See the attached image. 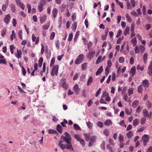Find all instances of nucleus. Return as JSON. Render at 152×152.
<instances>
[{
    "instance_id": "1",
    "label": "nucleus",
    "mask_w": 152,
    "mask_h": 152,
    "mask_svg": "<svg viewBox=\"0 0 152 152\" xmlns=\"http://www.w3.org/2000/svg\"><path fill=\"white\" fill-rule=\"evenodd\" d=\"M71 140L72 139L61 136L58 142V145L62 149L66 148L71 151H73L74 148L71 142Z\"/></svg>"
},
{
    "instance_id": "2",
    "label": "nucleus",
    "mask_w": 152,
    "mask_h": 152,
    "mask_svg": "<svg viewBox=\"0 0 152 152\" xmlns=\"http://www.w3.org/2000/svg\"><path fill=\"white\" fill-rule=\"evenodd\" d=\"M59 66L58 65L54 66L53 67L50 72L51 75L53 77L55 75L57 76L58 73Z\"/></svg>"
},
{
    "instance_id": "3",
    "label": "nucleus",
    "mask_w": 152,
    "mask_h": 152,
    "mask_svg": "<svg viewBox=\"0 0 152 152\" xmlns=\"http://www.w3.org/2000/svg\"><path fill=\"white\" fill-rule=\"evenodd\" d=\"M84 56V55L83 54L79 55L75 61V64L76 65L80 64L83 61Z\"/></svg>"
},
{
    "instance_id": "4",
    "label": "nucleus",
    "mask_w": 152,
    "mask_h": 152,
    "mask_svg": "<svg viewBox=\"0 0 152 152\" xmlns=\"http://www.w3.org/2000/svg\"><path fill=\"white\" fill-rule=\"evenodd\" d=\"M60 85L65 90H66L68 88V86L66 83V80L65 79L63 78L61 79L60 81Z\"/></svg>"
},
{
    "instance_id": "5",
    "label": "nucleus",
    "mask_w": 152,
    "mask_h": 152,
    "mask_svg": "<svg viewBox=\"0 0 152 152\" xmlns=\"http://www.w3.org/2000/svg\"><path fill=\"white\" fill-rule=\"evenodd\" d=\"M148 136V135L145 134L143 136L142 139L143 141V145H146L147 143L149 141Z\"/></svg>"
},
{
    "instance_id": "6",
    "label": "nucleus",
    "mask_w": 152,
    "mask_h": 152,
    "mask_svg": "<svg viewBox=\"0 0 152 152\" xmlns=\"http://www.w3.org/2000/svg\"><path fill=\"white\" fill-rule=\"evenodd\" d=\"M11 16L10 14L7 15H5V17L4 18L3 20L4 23H6V24L8 25L10 22Z\"/></svg>"
},
{
    "instance_id": "7",
    "label": "nucleus",
    "mask_w": 152,
    "mask_h": 152,
    "mask_svg": "<svg viewBox=\"0 0 152 152\" xmlns=\"http://www.w3.org/2000/svg\"><path fill=\"white\" fill-rule=\"evenodd\" d=\"M95 53V52L94 50L91 52H90L87 55V57L89 59H91L94 56Z\"/></svg>"
},
{
    "instance_id": "8",
    "label": "nucleus",
    "mask_w": 152,
    "mask_h": 152,
    "mask_svg": "<svg viewBox=\"0 0 152 152\" xmlns=\"http://www.w3.org/2000/svg\"><path fill=\"white\" fill-rule=\"evenodd\" d=\"M142 86H143L147 88L148 87L149 84L148 80L147 79L143 80L142 82Z\"/></svg>"
},
{
    "instance_id": "9",
    "label": "nucleus",
    "mask_w": 152,
    "mask_h": 152,
    "mask_svg": "<svg viewBox=\"0 0 152 152\" xmlns=\"http://www.w3.org/2000/svg\"><path fill=\"white\" fill-rule=\"evenodd\" d=\"M148 74L150 76L152 75V61H151L150 65H149L148 68Z\"/></svg>"
},
{
    "instance_id": "10",
    "label": "nucleus",
    "mask_w": 152,
    "mask_h": 152,
    "mask_svg": "<svg viewBox=\"0 0 152 152\" xmlns=\"http://www.w3.org/2000/svg\"><path fill=\"white\" fill-rule=\"evenodd\" d=\"M143 114L145 117L150 118V115L148 114V110L144 109L142 110Z\"/></svg>"
},
{
    "instance_id": "11",
    "label": "nucleus",
    "mask_w": 152,
    "mask_h": 152,
    "mask_svg": "<svg viewBox=\"0 0 152 152\" xmlns=\"http://www.w3.org/2000/svg\"><path fill=\"white\" fill-rule=\"evenodd\" d=\"M58 12V10L57 8H54L53 9L52 12L53 16L55 18L57 16Z\"/></svg>"
},
{
    "instance_id": "12",
    "label": "nucleus",
    "mask_w": 152,
    "mask_h": 152,
    "mask_svg": "<svg viewBox=\"0 0 152 152\" xmlns=\"http://www.w3.org/2000/svg\"><path fill=\"white\" fill-rule=\"evenodd\" d=\"M135 67L134 66L132 67L130 71V74L132 75V77L134 76L135 74Z\"/></svg>"
},
{
    "instance_id": "13",
    "label": "nucleus",
    "mask_w": 152,
    "mask_h": 152,
    "mask_svg": "<svg viewBox=\"0 0 152 152\" xmlns=\"http://www.w3.org/2000/svg\"><path fill=\"white\" fill-rule=\"evenodd\" d=\"M17 52L18 54L15 53V56L18 58H20L21 57V55H22V52L21 50H18V49H17Z\"/></svg>"
},
{
    "instance_id": "14",
    "label": "nucleus",
    "mask_w": 152,
    "mask_h": 152,
    "mask_svg": "<svg viewBox=\"0 0 152 152\" xmlns=\"http://www.w3.org/2000/svg\"><path fill=\"white\" fill-rule=\"evenodd\" d=\"M103 71V69L102 66H101L98 69L96 73V75H99Z\"/></svg>"
},
{
    "instance_id": "15",
    "label": "nucleus",
    "mask_w": 152,
    "mask_h": 152,
    "mask_svg": "<svg viewBox=\"0 0 152 152\" xmlns=\"http://www.w3.org/2000/svg\"><path fill=\"white\" fill-rule=\"evenodd\" d=\"M57 130L60 134L62 133V128L60 124H58L56 126Z\"/></svg>"
},
{
    "instance_id": "16",
    "label": "nucleus",
    "mask_w": 152,
    "mask_h": 152,
    "mask_svg": "<svg viewBox=\"0 0 152 152\" xmlns=\"http://www.w3.org/2000/svg\"><path fill=\"white\" fill-rule=\"evenodd\" d=\"M10 7L11 8V10L13 13H15L16 11L15 6L13 4H10Z\"/></svg>"
},
{
    "instance_id": "17",
    "label": "nucleus",
    "mask_w": 152,
    "mask_h": 152,
    "mask_svg": "<svg viewBox=\"0 0 152 152\" xmlns=\"http://www.w3.org/2000/svg\"><path fill=\"white\" fill-rule=\"evenodd\" d=\"M44 5L42 3L40 4L38 6V9L39 11L41 12L44 9Z\"/></svg>"
},
{
    "instance_id": "18",
    "label": "nucleus",
    "mask_w": 152,
    "mask_h": 152,
    "mask_svg": "<svg viewBox=\"0 0 152 152\" xmlns=\"http://www.w3.org/2000/svg\"><path fill=\"white\" fill-rule=\"evenodd\" d=\"M83 135L85 138L86 140L88 141L89 140H90L91 137L89 134H86V133H83Z\"/></svg>"
},
{
    "instance_id": "19",
    "label": "nucleus",
    "mask_w": 152,
    "mask_h": 152,
    "mask_svg": "<svg viewBox=\"0 0 152 152\" xmlns=\"http://www.w3.org/2000/svg\"><path fill=\"white\" fill-rule=\"evenodd\" d=\"M45 52L46 53V56L47 58H50L51 56V51L50 50H49L47 48L45 49Z\"/></svg>"
},
{
    "instance_id": "20",
    "label": "nucleus",
    "mask_w": 152,
    "mask_h": 152,
    "mask_svg": "<svg viewBox=\"0 0 152 152\" xmlns=\"http://www.w3.org/2000/svg\"><path fill=\"white\" fill-rule=\"evenodd\" d=\"M46 20V16L45 15L43 16H42L40 18V22L41 23H43L45 22Z\"/></svg>"
},
{
    "instance_id": "21",
    "label": "nucleus",
    "mask_w": 152,
    "mask_h": 152,
    "mask_svg": "<svg viewBox=\"0 0 152 152\" xmlns=\"http://www.w3.org/2000/svg\"><path fill=\"white\" fill-rule=\"evenodd\" d=\"M77 23L76 22H75L72 24V29L74 32L75 31L76 29L77 28Z\"/></svg>"
},
{
    "instance_id": "22",
    "label": "nucleus",
    "mask_w": 152,
    "mask_h": 152,
    "mask_svg": "<svg viewBox=\"0 0 152 152\" xmlns=\"http://www.w3.org/2000/svg\"><path fill=\"white\" fill-rule=\"evenodd\" d=\"M48 133L49 134H57V135L58 134L56 130L52 129H49Z\"/></svg>"
},
{
    "instance_id": "23",
    "label": "nucleus",
    "mask_w": 152,
    "mask_h": 152,
    "mask_svg": "<svg viewBox=\"0 0 152 152\" xmlns=\"http://www.w3.org/2000/svg\"><path fill=\"white\" fill-rule=\"evenodd\" d=\"M139 123V121L138 119H135L133 122V124L134 126H136L138 125Z\"/></svg>"
},
{
    "instance_id": "24",
    "label": "nucleus",
    "mask_w": 152,
    "mask_h": 152,
    "mask_svg": "<svg viewBox=\"0 0 152 152\" xmlns=\"http://www.w3.org/2000/svg\"><path fill=\"white\" fill-rule=\"evenodd\" d=\"M143 90V87L142 85L141 84L138 87L137 91L138 92L142 93Z\"/></svg>"
},
{
    "instance_id": "25",
    "label": "nucleus",
    "mask_w": 152,
    "mask_h": 152,
    "mask_svg": "<svg viewBox=\"0 0 152 152\" xmlns=\"http://www.w3.org/2000/svg\"><path fill=\"white\" fill-rule=\"evenodd\" d=\"M73 127L76 130H80L81 129L78 125L77 124H75L73 125Z\"/></svg>"
},
{
    "instance_id": "26",
    "label": "nucleus",
    "mask_w": 152,
    "mask_h": 152,
    "mask_svg": "<svg viewBox=\"0 0 152 152\" xmlns=\"http://www.w3.org/2000/svg\"><path fill=\"white\" fill-rule=\"evenodd\" d=\"M16 34L15 33V31L13 30L12 31V34H11L10 36V39L11 41H12L13 40V38H16Z\"/></svg>"
},
{
    "instance_id": "27",
    "label": "nucleus",
    "mask_w": 152,
    "mask_h": 152,
    "mask_svg": "<svg viewBox=\"0 0 152 152\" xmlns=\"http://www.w3.org/2000/svg\"><path fill=\"white\" fill-rule=\"evenodd\" d=\"M93 80V78L92 77H90L88 80L87 82V85L88 86L90 85L91 84Z\"/></svg>"
},
{
    "instance_id": "28",
    "label": "nucleus",
    "mask_w": 152,
    "mask_h": 152,
    "mask_svg": "<svg viewBox=\"0 0 152 152\" xmlns=\"http://www.w3.org/2000/svg\"><path fill=\"white\" fill-rule=\"evenodd\" d=\"M87 64L88 63H87L85 62L82 65L81 69L85 71L86 70L87 67Z\"/></svg>"
},
{
    "instance_id": "29",
    "label": "nucleus",
    "mask_w": 152,
    "mask_h": 152,
    "mask_svg": "<svg viewBox=\"0 0 152 152\" xmlns=\"http://www.w3.org/2000/svg\"><path fill=\"white\" fill-rule=\"evenodd\" d=\"M148 54L147 53H145L143 56V60L145 64L146 63L147 60Z\"/></svg>"
},
{
    "instance_id": "30",
    "label": "nucleus",
    "mask_w": 152,
    "mask_h": 152,
    "mask_svg": "<svg viewBox=\"0 0 152 152\" xmlns=\"http://www.w3.org/2000/svg\"><path fill=\"white\" fill-rule=\"evenodd\" d=\"M74 136L75 139L78 141H79L81 139L80 138V136L78 134H74Z\"/></svg>"
},
{
    "instance_id": "31",
    "label": "nucleus",
    "mask_w": 152,
    "mask_h": 152,
    "mask_svg": "<svg viewBox=\"0 0 152 152\" xmlns=\"http://www.w3.org/2000/svg\"><path fill=\"white\" fill-rule=\"evenodd\" d=\"M125 113L127 115H131L132 110L131 109L126 108Z\"/></svg>"
},
{
    "instance_id": "32",
    "label": "nucleus",
    "mask_w": 152,
    "mask_h": 152,
    "mask_svg": "<svg viewBox=\"0 0 152 152\" xmlns=\"http://www.w3.org/2000/svg\"><path fill=\"white\" fill-rule=\"evenodd\" d=\"M126 17L128 21L130 23H131L132 22V19L129 16L128 14L127 13L126 14Z\"/></svg>"
},
{
    "instance_id": "33",
    "label": "nucleus",
    "mask_w": 152,
    "mask_h": 152,
    "mask_svg": "<svg viewBox=\"0 0 152 152\" xmlns=\"http://www.w3.org/2000/svg\"><path fill=\"white\" fill-rule=\"evenodd\" d=\"M133 135V133L132 131H130L126 134V136L129 139Z\"/></svg>"
},
{
    "instance_id": "34",
    "label": "nucleus",
    "mask_w": 152,
    "mask_h": 152,
    "mask_svg": "<svg viewBox=\"0 0 152 152\" xmlns=\"http://www.w3.org/2000/svg\"><path fill=\"white\" fill-rule=\"evenodd\" d=\"M112 124L111 121L110 119L106 120L104 122V124L105 125L109 126Z\"/></svg>"
},
{
    "instance_id": "35",
    "label": "nucleus",
    "mask_w": 152,
    "mask_h": 152,
    "mask_svg": "<svg viewBox=\"0 0 152 152\" xmlns=\"http://www.w3.org/2000/svg\"><path fill=\"white\" fill-rule=\"evenodd\" d=\"M138 103V101H137V100H135L132 103V106L133 107L135 108L137 107Z\"/></svg>"
},
{
    "instance_id": "36",
    "label": "nucleus",
    "mask_w": 152,
    "mask_h": 152,
    "mask_svg": "<svg viewBox=\"0 0 152 152\" xmlns=\"http://www.w3.org/2000/svg\"><path fill=\"white\" fill-rule=\"evenodd\" d=\"M131 43L133 44V46H134L137 44V39L136 37L133 38L131 40Z\"/></svg>"
},
{
    "instance_id": "37",
    "label": "nucleus",
    "mask_w": 152,
    "mask_h": 152,
    "mask_svg": "<svg viewBox=\"0 0 152 152\" xmlns=\"http://www.w3.org/2000/svg\"><path fill=\"white\" fill-rule=\"evenodd\" d=\"M10 52L12 54L14 53L13 50L15 49V48L13 45H12L10 46Z\"/></svg>"
},
{
    "instance_id": "38",
    "label": "nucleus",
    "mask_w": 152,
    "mask_h": 152,
    "mask_svg": "<svg viewBox=\"0 0 152 152\" xmlns=\"http://www.w3.org/2000/svg\"><path fill=\"white\" fill-rule=\"evenodd\" d=\"M130 28L129 26L126 27L125 29L124 32V35L125 36H126L127 34L129 32V31Z\"/></svg>"
},
{
    "instance_id": "39",
    "label": "nucleus",
    "mask_w": 152,
    "mask_h": 152,
    "mask_svg": "<svg viewBox=\"0 0 152 152\" xmlns=\"http://www.w3.org/2000/svg\"><path fill=\"white\" fill-rule=\"evenodd\" d=\"M78 86L77 84H75L73 87V89L76 93H78L79 91L78 90Z\"/></svg>"
},
{
    "instance_id": "40",
    "label": "nucleus",
    "mask_w": 152,
    "mask_h": 152,
    "mask_svg": "<svg viewBox=\"0 0 152 152\" xmlns=\"http://www.w3.org/2000/svg\"><path fill=\"white\" fill-rule=\"evenodd\" d=\"M96 136H91L90 140V141L95 143L96 142Z\"/></svg>"
},
{
    "instance_id": "41",
    "label": "nucleus",
    "mask_w": 152,
    "mask_h": 152,
    "mask_svg": "<svg viewBox=\"0 0 152 152\" xmlns=\"http://www.w3.org/2000/svg\"><path fill=\"white\" fill-rule=\"evenodd\" d=\"M118 139L120 142H124V137L121 134H119V136L118 137Z\"/></svg>"
},
{
    "instance_id": "42",
    "label": "nucleus",
    "mask_w": 152,
    "mask_h": 152,
    "mask_svg": "<svg viewBox=\"0 0 152 152\" xmlns=\"http://www.w3.org/2000/svg\"><path fill=\"white\" fill-rule=\"evenodd\" d=\"M146 121V119L145 118V117H143V118H142L140 119V123L141 124H144Z\"/></svg>"
},
{
    "instance_id": "43",
    "label": "nucleus",
    "mask_w": 152,
    "mask_h": 152,
    "mask_svg": "<svg viewBox=\"0 0 152 152\" xmlns=\"http://www.w3.org/2000/svg\"><path fill=\"white\" fill-rule=\"evenodd\" d=\"M55 58L54 57L53 58H52V59H51V61H50V67H52V66L54 64L55 62Z\"/></svg>"
},
{
    "instance_id": "44",
    "label": "nucleus",
    "mask_w": 152,
    "mask_h": 152,
    "mask_svg": "<svg viewBox=\"0 0 152 152\" xmlns=\"http://www.w3.org/2000/svg\"><path fill=\"white\" fill-rule=\"evenodd\" d=\"M79 142L83 147H84L85 145V142L84 140L81 139Z\"/></svg>"
},
{
    "instance_id": "45",
    "label": "nucleus",
    "mask_w": 152,
    "mask_h": 152,
    "mask_svg": "<svg viewBox=\"0 0 152 152\" xmlns=\"http://www.w3.org/2000/svg\"><path fill=\"white\" fill-rule=\"evenodd\" d=\"M105 142L104 141H103L102 142L101 144L100 145V147L102 149L104 150L105 149Z\"/></svg>"
},
{
    "instance_id": "46",
    "label": "nucleus",
    "mask_w": 152,
    "mask_h": 152,
    "mask_svg": "<svg viewBox=\"0 0 152 152\" xmlns=\"http://www.w3.org/2000/svg\"><path fill=\"white\" fill-rule=\"evenodd\" d=\"M18 35L19 37L21 39H23V37H22V31L21 30H20L18 31Z\"/></svg>"
},
{
    "instance_id": "47",
    "label": "nucleus",
    "mask_w": 152,
    "mask_h": 152,
    "mask_svg": "<svg viewBox=\"0 0 152 152\" xmlns=\"http://www.w3.org/2000/svg\"><path fill=\"white\" fill-rule=\"evenodd\" d=\"M86 124L88 127L89 129H91L93 125V124L90 121L87 122Z\"/></svg>"
},
{
    "instance_id": "48",
    "label": "nucleus",
    "mask_w": 152,
    "mask_h": 152,
    "mask_svg": "<svg viewBox=\"0 0 152 152\" xmlns=\"http://www.w3.org/2000/svg\"><path fill=\"white\" fill-rule=\"evenodd\" d=\"M102 59V56H99L97 59L96 60V64H98L101 61V60Z\"/></svg>"
},
{
    "instance_id": "49",
    "label": "nucleus",
    "mask_w": 152,
    "mask_h": 152,
    "mask_svg": "<svg viewBox=\"0 0 152 152\" xmlns=\"http://www.w3.org/2000/svg\"><path fill=\"white\" fill-rule=\"evenodd\" d=\"M124 36H122L121 37L119 38L116 42L117 44H120L121 41L124 39Z\"/></svg>"
},
{
    "instance_id": "50",
    "label": "nucleus",
    "mask_w": 152,
    "mask_h": 152,
    "mask_svg": "<svg viewBox=\"0 0 152 152\" xmlns=\"http://www.w3.org/2000/svg\"><path fill=\"white\" fill-rule=\"evenodd\" d=\"M65 7L66 5L64 4H62L61 7V12H63L65 9Z\"/></svg>"
},
{
    "instance_id": "51",
    "label": "nucleus",
    "mask_w": 152,
    "mask_h": 152,
    "mask_svg": "<svg viewBox=\"0 0 152 152\" xmlns=\"http://www.w3.org/2000/svg\"><path fill=\"white\" fill-rule=\"evenodd\" d=\"M97 125L100 128L102 127L103 126V123L100 121H99L97 123Z\"/></svg>"
},
{
    "instance_id": "52",
    "label": "nucleus",
    "mask_w": 152,
    "mask_h": 152,
    "mask_svg": "<svg viewBox=\"0 0 152 152\" xmlns=\"http://www.w3.org/2000/svg\"><path fill=\"white\" fill-rule=\"evenodd\" d=\"M125 1H126V5L127 9H131L132 7L131 5H130L129 0H125Z\"/></svg>"
},
{
    "instance_id": "53",
    "label": "nucleus",
    "mask_w": 152,
    "mask_h": 152,
    "mask_svg": "<svg viewBox=\"0 0 152 152\" xmlns=\"http://www.w3.org/2000/svg\"><path fill=\"white\" fill-rule=\"evenodd\" d=\"M107 95H109L108 93L106 91H105L103 92L101 96V97L102 98H104L106 97Z\"/></svg>"
},
{
    "instance_id": "54",
    "label": "nucleus",
    "mask_w": 152,
    "mask_h": 152,
    "mask_svg": "<svg viewBox=\"0 0 152 152\" xmlns=\"http://www.w3.org/2000/svg\"><path fill=\"white\" fill-rule=\"evenodd\" d=\"M140 49L141 50L140 51V52L141 53H142L144 51L145 48L142 45H140Z\"/></svg>"
},
{
    "instance_id": "55",
    "label": "nucleus",
    "mask_w": 152,
    "mask_h": 152,
    "mask_svg": "<svg viewBox=\"0 0 152 152\" xmlns=\"http://www.w3.org/2000/svg\"><path fill=\"white\" fill-rule=\"evenodd\" d=\"M17 23L16 19L15 18H13L12 19V23L14 27H15L16 26Z\"/></svg>"
},
{
    "instance_id": "56",
    "label": "nucleus",
    "mask_w": 152,
    "mask_h": 152,
    "mask_svg": "<svg viewBox=\"0 0 152 152\" xmlns=\"http://www.w3.org/2000/svg\"><path fill=\"white\" fill-rule=\"evenodd\" d=\"M103 98L102 97L99 100V102L101 104H107V102L104 100Z\"/></svg>"
},
{
    "instance_id": "57",
    "label": "nucleus",
    "mask_w": 152,
    "mask_h": 152,
    "mask_svg": "<svg viewBox=\"0 0 152 152\" xmlns=\"http://www.w3.org/2000/svg\"><path fill=\"white\" fill-rule=\"evenodd\" d=\"M118 60L120 63H122L124 61V58L123 57H121L119 58Z\"/></svg>"
},
{
    "instance_id": "58",
    "label": "nucleus",
    "mask_w": 152,
    "mask_h": 152,
    "mask_svg": "<svg viewBox=\"0 0 152 152\" xmlns=\"http://www.w3.org/2000/svg\"><path fill=\"white\" fill-rule=\"evenodd\" d=\"M22 72L23 75L25 76L26 75V70L23 66L22 67Z\"/></svg>"
},
{
    "instance_id": "59",
    "label": "nucleus",
    "mask_w": 152,
    "mask_h": 152,
    "mask_svg": "<svg viewBox=\"0 0 152 152\" xmlns=\"http://www.w3.org/2000/svg\"><path fill=\"white\" fill-rule=\"evenodd\" d=\"M4 64L5 65L7 64L6 61L5 59H0V64Z\"/></svg>"
},
{
    "instance_id": "60",
    "label": "nucleus",
    "mask_w": 152,
    "mask_h": 152,
    "mask_svg": "<svg viewBox=\"0 0 152 152\" xmlns=\"http://www.w3.org/2000/svg\"><path fill=\"white\" fill-rule=\"evenodd\" d=\"M64 134L65 137L69 138V139H72L71 135L67 132H65L64 133Z\"/></svg>"
},
{
    "instance_id": "61",
    "label": "nucleus",
    "mask_w": 152,
    "mask_h": 152,
    "mask_svg": "<svg viewBox=\"0 0 152 152\" xmlns=\"http://www.w3.org/2000/svg\"><path fill=\"white\" fill-rule=\"evenodd\" d=\"M18 89L19 90L21 93H26V92L19 86H18Z\"/></svg>"
},
{
    "instance_id": "62",
    "label": "nucleus",
    "mask_w": 152,
    "mask_h": 152,
    "mask_svg": "<svg viewBox=\"0 0 152 152\" xmlns=\"http://www.w3.org/2000/svg\"><path fill=\"white\" fill-rule=\"evenodd\" d=\"M73 36V35L72 34H71L69 35L68 39V40L70 42L72 40V39Z\"/></svg>"
},
{
    "instance_id": "63",
    "label": "nucleus",
    "mask_w": 152,
    "mask_h": 152,
    "mask_svg": "<svg viewBox=\"0 0 152 152\" xmlns=\"http://www.w3.org/2000/svg\"><path fill=\"white\" fill-rule=\"evenodd\" d=\"M101 88H99L98 91H97L96 94V97H97L101 93Z\"/></svg>"
},
{
    "instance_id": "64",
    "label": "nucleus",
    "mask_w": 152,
    "mask_h": 152,
    "mask_svg": "<svg viewBox=\"0 0 152 152\" xmlns=\"http://www.w3.org/2000/svg\"><path fill=\"white\" fill-rule=\"evenodd\" d=\"M104 134L106 136H108L109 135V132L108 130L105 129L103 132Z\"/></svg>"
}]
</instances>
